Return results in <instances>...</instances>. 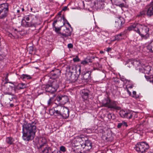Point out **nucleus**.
<instances>
[{
	"label": "nucleus",
	"instance_id": "nucleus-38",
	"mask_svg": "<svg viewBox=\"0 0 153 153\" xmlns=\"http://www.w3.org/2000/svg\"><path fill=\"white\" fill-rule=\"evenodd\" d=\"M29 17L30 20H31L32 21V19H34V17H35V16L33 15H28Z\"/></svg>",
	"mask_w": 153,
	"mask_h": 153
},
{
	"label": "nucleus",
	"instance_id": "nucleus-52",
	"mask_svg": "<svg viewBox=\"0 0 153 153\" xmlns=\"http://www.w3.org/2000/svg\"><path fill=\"white\" fill-rule=\"evenodd\" d=\"M122 125H117V127L118 128H120L121 126Z\"/></svg>",
	"mask_w": 153,
	"mask_h": 153
},
{
	"label": "nucleus",
	"instance_id": "nucleus-45",
	"mask_svg": "<svg viewBox=\"0 0 153 153\" xmlns=\"http://www.w3.org/2000/svg\"><path fill=\"white\" fill-rule=\"evenodd\" d=\"M108 118H109V119H112V116L111 115V114H108Z\"/></svg>",
	"mask_w": 153,
	"mask_h": 153
},
{
	"label": "nucleus",
	"instance_id": "nucleus-23",
	"mask_svg": "<svg viewBox=\"0 0 153 153\" xmlns=\"http://www.w3.org/2000/svg\"><path fill=\"white\" fill-rule=\"evenodd\" d=\"M143 68L144 70V72L145 74H150V71H151V67L147 65L145 66L144 65L143 66Z\"/></svg>",
	"mask_w": 153,
	"mask_h": 153
},
{
	"label": "nucleus",
	"instance_id": "nucleus-39",
	"mask_svg": "<svg viewBox=\"0 0 153 153\" xmlns=\"http://www.w3.org/2000/svg\"><path fill=\"white\" fill-rule=\"evenodd\" d=\"M132 97L134 98H137V97L136 95V92L135 91H133V95Z\"/></svg>",
	"mask_w": 153,
	"mask_h": 153
},
{
	"label": "nucleus",
	"instance_id": "nucleus-9",
	"mask_svg": "<svg viewBox=\"0 0 153 153\" xmlns=\"http://www.w3.org/2000/svg\"><path fill=\"white\" fill-rule=\"evenodd\" d=\"M125 23L124 19L121 17H120L117 19L115 23V27L117 30H119L123 27V25Z\"/></svg>",
	"mask_w": 153,
	"mask_h": 153
},
{
	"label": "nucleus",
	"instance_id": "nucleus-29",
	"mask_svg": "<svg viewBox=\"0 0 153 153\" xmlns=\"http://www.w3.org/2000/svg\"><path fill=\"white\" fill-rule=\"evenodd\" d=\"M26 87V85L23 83L19 84L18 86V88L19 89H23L25 88Z\"/></svg>",
	"mask_w": 153,
	"mask_h": 153
},
{
	"label": "nucleus",
	"instance_id": "nucleus-21",
	"mask_svg": "<svg viewBox=\"0 0 153 153\" xmlns=\"http://www.w3.org/2000/svg\"><path fill=\"white\" fill-rule=\"evenodd\" d=\"M15 139L11 137H7L6 139V143L9 145H13L15 144Z\"/></svg>",
	"mask_w": 153,
	"mask_h": 153
},
{
	"label": "nucleus",
	"instance_id": "nucleus-3",
	"mask_svg": "<svg viewBox=\"0 0 153 153\" xmlns=\"http://www.w3.org/2000/svg\"><path fill=\"white\" fill-rule=\"evenodd\" d=\"M60 81L59 79L54 80L50 85L47 84L44 86L45 91L47 92L54 93L56 92L59 87Z\"/></svg>",
	"mask_w": 153,
	"mask_h": 153
},
{
	"label": "nucleus",
	"instance_id": "nucleus-18",
	"mask_svg": "<svg viewBox=\"0 0 153 153\" xmlns=\"http://www.w3.org/2000/svg\"><path fill=\"white\" fill-rule=\"evenodd\" d=\"M126 35L123 31L122 32L114 36V39L113 40V41L117 40L120 41L123 39V37L125 36Z\"/></svg>",
	"mask_w": 153,
	"mask_h": 153
},
{
	"label": "nucleus",
	"instance_id": "nucleus-48",
	"mask_svg": "<svg viewBox=\"0 0 153 153\" xmlns=\"http://www.w3.org/2000/svg\"><path fill=\"white\" fill-rule=\"evenodd\" d=\"M106 49V51L107 52H108L111 50V48H108Z\"/></svg>",
	"mask_w": 153,
	"mask_h": 153
},
{
	"label": "nucleus",
	"instance_id": "nucleus-2",
	"mask_svg": "<svg viewBox=\"0 0 153 153\" xmlns=\"http://www.w3.org/2000/svg\"><path fill=\"white\" fill-rule=\"evenodd\" d=\"M137 33L140 35L141 37L145 39H147L149 36V28L148 26L144 24L138 23Z\"/></svg>",
	"mask_w": 153,
	"mask_h": 153
},
{
	"label": "nucleus",
	"instance_id": "nucleus-43",
	"mask_svg": "<svg viewBox=\"0 0 153 153\" xmlns=\"http://www.w3.org/2000/svg\"><path fill=\"white\" fill-rule=\"evenodd\" d=\"M78 69V71H79V74H80L81 72L80 67H79V66H78V67H77L76 68V71Z\"/></svg>",
	"mask_w": 153,
	"mask_h": 153
},
{
	"label": "nucleus",
	"instance_id": "nucleus-13",
	"mask_svg": "<svg viewBox=\"0 0 153 153\" xmlns=\"http://www.w3.org/2000/svg\"><path fill=\"white\" fill-rule=\"evenodd\" d=\"M132 65H134L137 69H142L143 67V65L141 63V61L138 59H135L133 61L130 62Z\"/></svg>",
	"mask_w": 153,
	"mask_h": 153
},
{
	"label": "nucleus",
	"instance_id": "nucleus-30",
	"mask_svg": "<svg viewBox=\"0 0 153 153\" xmlns=\"http://www.w3.org/2000/svg\"><path fill=\"white\" fill-rule=\"evenodd\" d=\"M91 62V60L90 59H86L82 61L81 63L83 65H86L89 62Z\"/></svg>",
	"mask_w": 153,
	"mask_h": 153
},
{
	"label": "nucleus",
	"instance_id": "nucleus-60",
	"mask_svg": "<svg viewBox=\"0 0 153 153\" xmlns=\"http://www.w3.org/2000/svg\"><path fill=\"white\" fill-rule=\"evenodd\" d=\"M128 125H125V126H126V127H127L128 126Z\"/></svg>",
	"mask_w": 153,
	"mask_h": 153
},
{
	"label": "nucleus",
	"instance_id": "nucleus-16",
	"mask_svg": "<svg viewBox=\"0 0 153 153\" xmlns=\"http://www.w3.org/2000/svg\"><path fill=\"white\" fill-rule=\"evenodd\" d=\"M56 99L62 105L66 103L68 101V97L66 95L61 96L57 97Z\"/></svg>",
	"mask_w": 153,
	"mask_h": 153
},
{
	"label": "nucleus",
	"instance_id": "nucleus-34",
	"mask_svg": "<svg viewBox=\"0 0 153 153\" xmlns=\"http://www.w3.org/2000/svg\"><path fill=\"white\" fill-rule=\"evenodd\" d=\"M145 76L148 81H149L150 82H153V76L149 77V76H147L146 75H145Z\"/></svg>",
	"mask_w": 153,
	"mask_h": 153
},
{
	"label": "nucleus",
	"instance_id": "nucleus-35",
	"mask_svg": "<svg viewBox=\"0 0 153 153\" xmlns=\"http://www.w3.org/2000/svg\"><path fill=\"white\" fill-rule=\"evenodd\" d=\"M59 34H61L62 36H61V37L64 39V38L68 37V36L65 33H59Z\"/></svg>",
	"mask_w": 153,
	"mask_h": 153
},
{
	"label": "nucleus",
	"instance_id": "nucleus-36",
	"mask_svg": "<svg viewBox=\"0 0 153 153\" xmlns=\"http://www.w3.org/2000/svg\"><path fill=\"white\" fill-rule=\"evenodd\" d=\"M80 60L78 56H77L75 58L73 59V61L74 62H78Z\"/></svg>",
	"mask_w": 153,
	"mask_h": 153
},
{
	"label": "nucleus",
	"instance_id": "nucleus-19",
	"mask_svg": "<svg viewBox=\"0 0 153 153\" xmlns=\"http://www.w3.org/2000/svg\"><path fill=\"white\" fill-rule=\"evenodd\" d=\"M22 24L25 27H34L35 25L34 23H33L32 21L30 22H27L25 20V19H22Z\"/></svg>",
	"mask_w": 153,
	"mask_h": 153
},
{
	"label": "nucleus",
	"instance_id": "nucleus-41",
	"mask_svg": "<svg viewBox=\"0 0 153 153\" xmlns=\"http://www.w3.org/2000/svg\"><path fill=\"white\" fill-rule=\"evenodd\" d=\"M68 47L69 48H73V45L71 43L68 44L67 45Z\"/></svg>",
	"mask_w": 153,
	"mask_h": 153
},
{
	"label": "nucleus",
	"instance_id": "nucleus-40",
	"mask_svg": "<svg viewBox=\"0 0 153 153\" xmlns=\"http://www.w3.org/2000/svg\"><path fill=\"white\" fill-rule=\"evenodd\" d=\"M22 19H25L26 21H28L30 20L28 15L25 16Z\"/></svg>",
	"mask_w": 153,
	"mask_h": 153
},
{
	"label": "nucleus",
	"instance_id": "nucleus-53",
	"mask_svg": "<svg viewBox=\"0 0 153 153\" xmlns=\"http://www.w3.org/2000/svg\"><path fill=\"white\" fill-rule=\"evenodd\" d=\"M14 106V105L13 104H10V106L11 107H13Z\"/></svg>",
	"mask_w": 153,
	"mask_h": 153
},
{
	"label": "nucleus",
	"instance_id": "nucleus-17",
	"mask_svg": "<svg viewBox=\"0 0 153 153\" xmlns=\"http://www.w3.org/2000/svg\"><path fill=\"white\" fill-rule=\"evenodd\" d=\"M69 109L67 107H64L60 116L64 118H67L69 117Z\"/></svg>",
	"mask_w": 153,
	"mask_h": 153
},
{
	"label": "nucleus",
	"instance_id": "nucleus-20",
	"mask_svg": "<svg viewBox=\"0 0 153 153\" xmlns=\"http://www.w3.org/2000/svg\"><path fill=\"white\" fill-rule=\"evenodd\" d=\"M150 4L151 6L148 9L146 13L147 15L149 17H151L153 15V1Z\"/></svg>",
	"mask_w": 153,
	"mask_h": 153
},
{
	"label": "nucleus",
	"instance_id": "nucleus-61",
	"mask_svg": "<svg viewBox=\"0 0 153 153\" xmlns=\"http://www.w3.org/2000/svg\"><path fill=\"white\" fill-rule=\"evenodd\" d=\"M82 153L81 152H80L79 153Z\"/></svg>",
	"mask_w": 153,
	"mask_h": 153
},
{
	"label": "nucleus",
	"instance_id": "nucleus-59",
	"mask_svg": "<svg viewBox=\"0 0 153 153\" xmlns=\"http://www.w3.org/2000/svg\"><path fill=\"white\" fill-rule=\"evenodd\" d=\"M123 124L126 125V124H126V123L124 122Z\"/></svg>",
	"mask_w": 153,
	"mask_h": 153
},
{
	"label": "nucleus",
	"instance_id": "nucleus-24",
	"mask_svg": "<svg viewBox=\"0 0 153 153\" xmlns=\"http://www.w3.org/2000/svg\"><path fill=\"white\" fill-rule=\"evenodd\" d=\"M82 97L85 100H86L88 98L89 94L88 91L83 90L82 92Z\"/></svg>",
	"mask_w": 153,
	"mask_h": 153
},
{
	"label": "nucleus",
	"instance_id": "nucleus-32",
	"mask_svg": "<svg viewBox=\"0 0 153 153\" xmlns=\"http://www.w3.org/2000/svg\"><path fill=\"white\" fill-rule=\"evenodd\" d=\"M146 13V12L144 11H142L137 15V16L138 17L143 16L145 15Z\"/></svg>",
	"mask_w": 153,
	"mask_h": 153
},
{
	"label": "nucleus",
	"instance_id": "nucleus-31",
	"mask_svg": "<svg viewBox=\"0 0 153 153\" xmlns=\"http://www.w3.org/2000/svg\"><path fill=\"white\" fill-rule=\"evenodd\" d=\"M150 45L151 46V48H150V46H148V48H149V51L151 53H153V40H152L150 43Z\"/></svg>",
	"mask_w": 153,
	"mask_h": 153
},
{
	"label": "nucleus",
	"instance_id": "nucleus-49",
	"mask_svg": "<svg viewBox=\"0 0 153 153\" xmlns=\"http://www.w3.org/2000/svg\"><path fill=\"white\" fill-rule=\"evenodd\" d=\"M57 22V20H55L54 21V22H53V27H55V24Z\"/></svg>",
	"mask_w": 153,
	"mask_h": 153
},
{
	"label": "nucleus",
	"instance_id": "nucleus-47",
	"mask_svg": "<svg viewBox=\"0 0 153 153\" xmlns=\"http://www.w3.org/2000/svg\"><path fill=\"white\" fill-rule=\"evenodd\" d=\"M15 97H9V99L10 100V101H12L13 99H15Z\"/></svg>",
	"mask_w": 153,
	"mask_h": 153
},
{
	"label": "nucleus",
	"instance_id": "nucleus-5",
	"mask_svg": "<svg viewBox=\"0 0 153 153\" xmlns=\"http://www.w3.org/2000/svg\"><path fill=\"white\" fill-rule=\"evenodd\" d=\"M64 107V106H62V104L59 103L57 104L56 103L52 107V108L50 109L49 114L51 115H55L56 116H60Z\"/></svg>",
	"mask_w": 153,
	"mask_h": 153
},
{
	"label": "nucleus",
	"instance_id": "nucleus-8",
	"mask_svg": "<svg viewBox=\"0 0 153 153\" xmlns=\"http://www.w3.org/2000/svg\"><path fill=\"white\" fill-rule=\"evenodd\" d=\"M106 102H103V105L105 107H107L108 108L116 110H119L120 107L117 105V102L115 101H111L108 98L106 100Z\"/></svg>",
	"mask_w": 153,
	"mask_h": 153
},
{
	"label": "nucleus",
	"instance_id": "nucleus-1",
	"mask_svg": "<svg viewBox=\"0 0 153 153\" xmlns=\"http://www.w3.org/2000/svg\"><path fill=\"white\" fill-rule=\"evenodd\" d=\"M22 138L27 141L32 140L34 137L36 127L34 125H23Z\"/></svg>",
	"mask_w": 153,
	"mask_h": 153
},
{
	"label": "nucleus",
	"instance_id": "nucleus-22",
	"mask_svg": "<svg viewBox=\"0 0 153 153\" xmlns=\"http://www.w3.org/2000/svg\"><path fill=\"white\" fill-rule=\"evenodd\" d=\"M20 79L24 81H26L27 80H29L32 79V77L28 74H23L21 75Z\"/></svg>",
	"mask_w": 153,
	"mask_h": 153
},
{
	"label": "nucleus",
	"instance_id": "nucleus-7",
	"mask_svg": "<svg viewBox=\"0 0 153 153\" xmlns=\"http://www.w3.org/2000/svg\"><path fill=\"white\" fill-rule=\"evenodd\" d=\"M42 140H44L43 143L38 147L40 153H48L52 151V149L48 145L46 140L44 138H42Z\"/></svg>",
	"mask_w": 153,
	"mask_h": 153
},
{
	"label": "nucleus",
	"instance_id": "nucleus-62",
	"mask_svg": "<svg viewBox=\"0 0 153 153\" xmlns=\"http://www.w3.org/2000/svg\"><path fill=\"white\" fill-rule=\"evenodd\" d=\"M30 124V123H29V124Z\"/></svg>",
	"mask_w": 153,
	"mask_h": 153
},
{
	"label": "nucleus",
	"instance_id": "nucleus-26",
	"mask_svg": "<svg viewBox=\"0 0 153 153\" xmlns=\"http://www.w3.org/2000/svg\"><path fill=\"white\" fill-rule=\"evenodd\" d=\"M102 2L100 1H97V2H96L95 3V7L98 9L102 8Z\"/></svg>",
	"mask_w": 153,
	"mask_h": 153
},
{
	"label": "nucleus",
	"instance_id": "nucleus-57",
	"mask_svg": "<svg viewBox=\"0 0 153 153\" xmlns=\"http://www.w3.org/2000/svg\"><path fill=\"white\" fill-rule=\"evenodd\" d=\"M100 53H103V51H100Z\"/></svg>",
	"mask_w": 153,
	"mask_h": 153
},
{
	"label": "nucleus",
	"instance_id": "nucleus-12",
	"mask_svg": "<svg viewBox=\"0 0 153 153\" xmlns=\"http://www.w3.org/2000/svg\"><path fill=\"white\" fill-rule=\"evenodd\" d=\"M91 72L90 71H85L82 73V76L81 79L82 82H87L91 78Z\"/></svg>",
	"mask_w": 153,
	"mask_h": 153
},
{
	"label": "nucleus",
	"instance_id": "nucleus-44",
	"mask_svg": "<svg viewBox=\"0 0 153 153\" xmlns=\"http://www.w3.org/2000/svg\"><path fill=\"white\" fill-rule=\"evenodd\" d=\"M67 6L64 7H63V8L62 10V11H65L67 10Z\"/></svg>",
	"mask_w": 153,
	"mask_h": 153
},
{
	"label": "nucleus",
	"instance_id": "nucleus-25",
	"mask_svg": "<svg viewBox=\"0 0 153 153\" xmlns=\"http://www.w3.org/2000/svg\"><path fill=\"white\" fill-rule=\"evenodd\" d=\"M53 97H51L48 100L47 102L48 105V106H52V107L56 104V103L53 102Z\"/></svg>",
	"mask_w": 153,
	"mask_h": 153
},
{
	"label": "nucleus",
	"instance_id": "nucleus-10",
	"mask_svg": "<svg viewBox=\"0 0 153 153\" xmlns=\"http://www.w3.org/2000/svg\"><path fill=\"white\" fill-rule=\"evenodd\" d=\"M85 143L83 144H81V146L85 149L84 151L85 153H88L89 152L90 149L92 148V143L91 142L88 140L85 139Z\"/></svg>",
	"mask_w": 153,
	"mask_h": 153
},
{
	"label": "nucleus",
	"instance_id": "nucleus-56",
	"mask_svg": "<svg viewBox=\"0 0 153 153\" xmlns=\"http://www.w3.org/2000/svg\"><path fill=\"white\" fill-rule=\"evenodd\" d=\"M22 11H24L25 10L24 8H22Z\"/></svg>",
	"mask_w": 153,
	"mask_h": 153
},
{
	"label": "nucleus",
	"instance_id": "nucleus-15",
	"mask_svg": "<svg viewBox=\"0 0 153 153\" xmlns=\"http://www.w3.org/2000/svg\"><path fill=\"white\" fill-rule=\"evenodd\" d=\"M138 23H135L134 24L131 25H130L127 27V28L125 29L123 32L126 35L128 31L133 30L136 33L137 32V26Z\"/></svg>",
	"mask_w": 153,
	"mask_h": 153
},
{
	"label": "nucleus",
	"instance_id": "nucleus-6",
	"mask_svg": "<svg viewBox=\"0 0 153 153\" xmlns=\"http://www.w3.org/2000/svg\"><path fill=\"white\" fill-rule=\"evenodd\" d=\"M149 148L148 144L145 142H139L135 145V149L138 152H145Z\"/></svg>",
	"mask_w": 153,
	"mask_h": 153
},
{
	"label": "nucleus",
	"instance_id": "nucleus-37",
	"mask_svg": "<svg viewBox=\"0 0 153 153\" xmlns=\"http://www.w3.org/2000/svg\"><path fill=\"white\" fill-rule=\"evenodd\" d=\"M60 150L62 152H64L66 151V149L65 146H62L60 148Z\"/></svg>",
	"mask_w": 153,
	"mask_h": 153
},
{
	"label": "nucleus",
	"instance_id": "nucleus-46",
	"mask_svg": "<svg viewBox=\"0 0 153 153\" xmlns=\"http://www.w3.org/2000/svg\"><path fill=\"white\" fill-rule=\"evenodd\" d=\"M66 21V23L67 25L69 26V27H70L71 28H72V27L71 25L70 24V23H69V22H68V21L66 19H65Z\"/></svg>",
	"mask_w": 153,
	"mask_h": 153
},
{
	"label": "nucleus",
	"instance_id": "nucleus-51",
	"mask_svg": "<svg viewBox=\"0 0 153 153\" xmlns=\"http://www.w3.org/2000/svg\"><path fill=\"white\" fill-rule=\"evenodd\" d=\"M80 139L82 140H83L84 139H85L84 138L82 137V136H81L79 138Z\"/></svg>",
	"mask_w": 153,
	"mask_h": 153
},
{
	"label": "nucleus",
	"instance_id": "nucleus-33",
	"mask_svg": "<svg viewBox=\"0 0 153 153\" xmlns=\"http://www.w3.org/2000/svg\"><path fill=\"white\" fill-rule=\"evenodd\" d=\"M53 27V28H54L55 31L56 33L59 34V33H60V32L59 31L61 30V27H56L55 26Z\"/></svg>",
	"mask_w": 153,
	"mask_h": 153
},
{
	"label": "nucleus",
	"instance_id": "nucleus-50",
	"mask_svg": "<svg viewBox=\"0 0 153 153\" xmlns=\"http://www.w3.org/2000/svg\"><path fill=\"white\" fill-rule=\"evenodd\" d=\"M127 91L128 93V94H129V95H130L131 94V92L129 91L128 89L127 90Z\"/></svg>",
	"mask_w": 153,
	"mask_h": 153
},
{
	"label": "nucleus",
	"instance_id": "nucleus-55",
	"mask_svg": "<svg viewBox=\"0 0 153 153\" xmlns=\"http://www.w3.org/2000/svg\"><path fill=\"white\" fill-rule=\"evenodd\" d=\"M20 10H17V13H19L20 12Z\"/></svg>",
	"mask_w": 153,
	"mask_h": 153
},
{
	"label": "nucleus",
	"instance_id": "nucleus-14",
	"mask_svg": "<svg viewBox=\"0 0 153 153\" xmlns=\"http://www.w3.org/2000/svg\"><path fill=\"white\" fill-rule=\"evenodd\" d=\"M61 71L57 69L53 70L50 73V75L53 78H57L60 75Z\"/></svg>",
	"mask_w": 153,
	"mask_h": 153
},
{
	"label": "nucleus",
	"instance_id": "nucleus-58",
	"mask_svg": "<svg viewBox=\"0 0 153 153\" xmlns=\"http://www.w3.org/2000/svg\"><path fill=\"white\" fill-rule=\"evenodd\" d=\"M117 124L120 125V124H123L121 123H118Z\"/></svg>",
	"mask_w": 153,
	"mask_h": 153
},
{
	"label": "nucleus",
	"instance_id": "nucleus-4",
	"mask_svg": "<svg viewBox=\"0 0 153 153\" xmlns=\"http://www.w3.org/2000/svg\"><path fill=\"white\" fill-rule=\"evenodd\" d=\"M9 4L4 3L0 4V19H4L8 15Z\"/></svg>",
	"mask_w": 153,
	"mask_h": 153
},
{
	"label": "nucleus",
	"instance_id": "nucleus-42",
	"mask_svg": "<svg viewBox=\"0 0 153 153\" xmlns=\"http://www.w3.org/2000/svg\"><path fill=\"white\" fill-rule=\"evenodd\" d=\"M51 152V153H58V151L57 150H53L52 149V151H50Z\"/></svg>",
	"mask_w": 153,
	"mask_h": 153
},
{
	"label": "nucleus",
	"instance_id": "nucleus-11",
	"mask_svg": "<svg viewBox=\"0 0 153 153\" xmlns=\"http://www.w3.org/2000/svg\"><path fill=\"white\" fill-rule=\"evenodd\" d=\"M133 114V112L129 111H127L121 110L120 112V114L122 117L129 119L132 118Z\"/></svg>",
	"mask_w": 153,
	"mask_h": 153
},
{
	"label": "nucleus",
	"instance_id": "nucleus-28",
	"mask_svg": "<svg viewBox=\"0 0 153 153\" xmlns=\"http://www.w3.org/2000/svg\"><path fill=\"white\" fill-rule=\"evenodd\" d=\"M64 30L65 31V33L68 36H71V32L69 28L66 27L65 29Z\"/></svg>",
	"mask_w": 153,
	"mask_h": 153
},
{
	"label": "nucleus",
	"instance_id": "nucleus-54",
	"mask_svg": "<svg viewBox=\"0 0 153 153\" xmlns=\"http://www.w3.org/2000/svg\"><path fill=\"white\" fill-rule=\"evenodd\" d=\"M65 19H66L64 17H63V20L64 22H65V21L66 22V21Z\"/></svg>",
	"mask_w": 153,
	"mask_h": 153
},
{
	"label": "nucleus",
	"instance_id": "nucleus-27",
	"mask_svg": "<svg viewBox=\"0 0 153 153\" xmlns=\"http://www.w3.org/2000/svg\"><path fill=\"white\" fill-rule=\"evenodd\" d=\"M77 78L75 75H73L71 76L69 80L71 82H74L77 80Z\"/></svg>",
	"mask_w": 153,
	"mask_h": 153
}]
</instances>
